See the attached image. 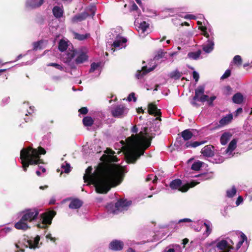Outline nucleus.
I'll list each match as a JSON object with an SVG mask.
<instances>
[{
  "label": "nucleus",
  "mask_w": 252,
  "mask_h": 252,
  "mask_svg": "<svg viewBox=\"0 0 252 252\" xmlns=\"http://www.w3.org/2000/svg\"><path fill=\"white\" fill-rule=\"evenodd\" d=\"M201 153L204 157H212L214 155V147L211 145L205 146L202 150Z\"/></svg>",
  "instance_id": "nucleus-18"
},
{
  "label": "nucleus",
  "mask_w": 252,
  "mask_h": 252,
  "mask_svg": "<svg viewBox=\"0 0 252 252\" xmlns=\"http://www.w3.org/2000/svg\"><path fill=\"white\" fill-rule=\"evenodd\" d=\"M199 183L200 182L192 180L187 184L182 185V181L179 179H177L172 180L169 186L173 189H178L182 192H187L190 188L194 187Z\"/></svg>",
  "instance_id": "nucleus-6"
},
{
  "label": "nucleus",
  "mask_w": 252,
  "mask_h": 252,
  "mask_svg": "<svg viewBox=\"0 0 252 252\" xmlns=\"http://www.w3.org/2000/svg\"><path fill=\"white\" fill-rule=\"evenodd\" d=\"M47 66L55 67L56 68L60 70H63V67L60 64L57 63H49L47 64Z\"/></svg>",
  "instance_id": "nucleus-50"
},
{
  "label": "nucleus",
  "mask_w": 252,
  "mask_h": 252,
  "mask_svg": "<svg viewBox=\"0 0 252 252\" xmlns=\"http://www.w3.org/2000/svg\"><path fill=\"white\" fill-rule=\"evenodd\" d=\"M149 128L147 126L143 127L138 134V129L136 126H134L131 128V132L135 133L128 137L130 149L126 155V161L128 163H133L144 153L141 149L144 141L148 137L150 136Z\"/></svg>",
  "instance_id": "nucleus-2"
},
{
  "label": "nucleus",
  "mask_w": 252,
  "mask_h": 252,
  "mask_svg": "<svg viewBox=\"0 0 252 252\" xmlns=\"http://www.w3.org/2000/svg\"><path fill=\"white\" fill-rule=\"evenodd\" d=\"M164 252H174L173 250H172L171 247H170L169 248H166Z\"/></svg>",
  "instance_id": "nucleus-64"
},
{
  "label": "nucleus",
  "mask_w": 252,
  "mask_h": 252,
  "mask_svg": "<svg viewBox=\"0 0 252 252\" xmlns=\"http://www.w3.org/2000/svg\"><path fill=\"white\" fill-rule=\"evenodd\" d=\"M131 201L120 199L117 202L108 203L106 207L110 214L114 215L118 214L128 209V207L131 204Z\"/></svg>",
  "instance_id": "nucleus-4"
},
{
  "label": "nucleus",
  "mask_w": 252,
  "mask_h": 252,
  "mask_svg": "<svg viewBox=\"0 0 252 252\" xmlns=\"http://www.w3.org/2000/svg\"><path fill=\"white\" fill-rule=\"evenodd\" d=\"M231 75V70L227 69L220 77L221 80H224L228 78Z\"/></svg>",
  "instance_id": "nucleus-49"
},
{
  "label": "nucleus",
  "mask_w": 252,
  "mask_h": 252,
  "mask_svg": "<svg viewBox=\"0 0 252 252\" xmlns=\"http://www.w3.org/2000/svg\"><path fill=\"white\" fill-rule=\"evenodd\" d=\"M170 247H171L174 252H182V247L179 245L173 244Z\"/></svg>",
  "instance_id": "nucleus-48"
},
{
  "label": "nucleus",
  "mask_w": 252,
  "mask_h": 252,
  "mask_svg": "<svg viewBox=\"0 0 252 252\" xmlns=\"http://www.w3.org/2000/svg\"><path fill=\"white\" fill-rule=\"evenodd\" d=\"M117 30L120 31V28H117L111 31V34H113L115 38V40L112 45L113 47L112 50H113V52L123 48H125L126 47V43L127 41L126 37L122 36L120 33H117L118 32L117 31Z\"/></svg>",
  "instance_id": "nucleus-5"
},
{
  "label": "nucleus",
  "mask_w": 252,
  "mask_h": 252,
  "mask_svg": "<svg viewBox=\"0 0 252 252\" xmlns=\"http://www.w3.org/2000/svg\"><path fill=\"white\" fill-rule=\"evenodd\" d=\"M88 17L86 12H83L75 15L71 18V22L73 23H78L85 20Z\"/></svg>",
  "instance_id": "nucleus-21"
},
{
  "label": "nucleus",
  "mask_w": 252,
  "mask_h": 252,
  "mask_svg": "<svg viewBox=\"0 0 252 252\" xmlns=\"http://www.w3.org/2000/svg\"><path fill=\"white\" fill-rule=\"evenodd\" d=\"M237 142V140L236 139H232L229 143L227 148L223 152V153L227 154L228 156L231 155L232 152L236 147Z\"/></svg>",
  "instance_id": "nucleus-20"
},
{
  "label": "nucleus",
  "mask_w": 252,
  "mask_h": 252,
  "mask_svg": "<svg viewBox=\"0 0 252 252\" xmlns=\"http://www.w3.org/2000/svg\"><path fill=\"white\" fill-rule=\"evenodd\" d=\"M133 99V101L135 102L137 100L136 97L135 96V94L134 93H130L127 97V100L128 101H131Z\"/></svg>",
  "instance_id": "nucleus-52"
},
{
  "label": "nucleus",
  "mask_w": 252,
  "mask_h": 252,
  "mask_svg": "<svg viewBox=\"0 0 252 252\" xmlns=\"http://www.w3.org/2000/svg\"><path fill=\"white\" fill-rule=\"evenodd\" d=\"M232 134L229 132H225L221 136L220 138V143L222 145H226L232 137Z\"/></svg>",
  "instance_id": "nucleus-27"
},
{
  "label": "nucleus",
  "mask_w": 252,
  "mask_h": 252,
  "mask_svg": "<svg viewBox=\"0 0 252 252\" xmlns=\"http://www.w3.org/2000/svg\"><path fill=\"white\" fill-rule=\"evenodd\" d=\"M137 10H138V6L135 3H133L130 8V11H137Z\"/></svg>",
  "instance_id": "nucleus-61"
},
{
  "label": "nucleus",
  "mask_w": 252,
  "mask_h": 252,
  "mask_svg": "<svg viewBox=\"0 0 252 252\" xmlns=\"http://www.w3.org/2000/svg\"><path fill=\"white\" fill-rule=\"evenodd\" d=\"M182 74H183L182 72H180L179 70L176 69L175 70L170 73L169 77L171 78L178 80L181 77Z\"/></svg>",
  "instance_id": "nucleus-37"
},
{
  "label": "nucleus",
  "mask_w": 252,
  "mask_h": 252,
  "mask_svg": "<svg viewBox=\"0 0 252 252\" xmlns=\"http://www.w3.org/2000/svg\"><path fill=\"white\" fill-rule=\"evenodd\" d=\"M203 224L206 227V233L207 235H209L211 232V228H210V225L206 222H204Z\"/></svg>",
  "instance_id": "nucleus-53"
},
{
  "label": "nucleus",
  "mask_w": 252,
  "mask_h": 252,
  "mask_svg": "<svg viewBox=\"0 0 252 252\" xmlns=\"http://www.w3.org/2000/svg\"><path fill=\"white\" fill-rule=\"evenodd\" d=\"M82 122L85 126H91L94 121L91 117L86 116L83 119Z\"/></svg>",
  "instance_id": "nucleus-33"
},
{
  "label": "nucleus",
  "mask_w": 252,
  "mask_h": 252,
  "mask_svg": "<svg viewBox=\"0 0 252 252\" xmlns=\"http://www.w3.org/2000/svg\"><path fill=\"white\" fill-rule=\"evenodd\" d=\"M23 107L24 108H27V107H29V110H27V113L28 114H31L34 111V107L33 106H29V102H24L23 104Z\"/></svg>",
  "instance_id": "nucleus-44"
},
{
  "label": "nucleus",
  "mask_w": 252,
  "mask_h": 252,
  "mask_svg": "<svg viewBox=\"0 0 252 252\" xmlns=\"http://www.w3.org/2000/svg\"><path fill=\"white\" fill-rule=\"evenodd\" d=\"M46 153L45 150L41 147H39L38 150L31 147L23 148L20 152V158L24 171L26 172L30 165L43 163L40 156Z\"/></svg>",
  "instance_id": "nucleus-3"
},
{
  "label": "nucleus",
  "mask_w": 252,
  "mask_h": 252,
  "mask_svg": "<svg viewBox=\"0 0 252 252\" xmlns=\"http://www.w3.org/2000/svg\"><path fill=\"white\" fill-rule=\"evenodd\" d=\"M243 202V198L242 196H239L236 201V206H239Z\"/></svg>",
  "instance_id": "nucleus-57"
},
{
  "label": "nucleus",
  "mask_w": 252,
  "mask_h": 252,
  "mask_svg": "<svg viewBox=\"0 0 252 252\" xmlns=\"http://www.w3.org/2000/svg\"><path fill=\"white\" fill-rule=\"evenodd\" d=\"M12 228L9 227H5L0 230V234L2 236H4L7 233L11 232Z\"/></svg>",
  "instance_id": "nucleus-46"
},
{
  "label": "nucleus",
  "mask_w": 252,
  "mask_h": 252,
  "mask_svg": "<svg viewBox=\"0 0 252 252\" xmlns=\"http://www.w3.org/2000/svg\"><path fill=\"white\" fill-rule=\"evenodd\" d=\"M92 170L91 166L88 167L83 179L85 183L94 185L98 193H106L112 187L120 184L127 172L125 167L115 164L98 168L93 173Z\"/></svg>",
  "instance_id": "nucleus-1"
},
{
  "label": "nucleus",
  "mask_w": 252,
  "mask_h": 252,
  "mask_svg": "<svg viewBox=\"0 0 252 252\" xmlns=\"http://www.w3.org/2000/svg\"><path fill=\"white\" fill-rule=\"evenodd\" d=\"M88 112V109L86 107H82L79 110V112L83 115L86 114Z\"/></svg>",
  "instance_id": "nucleus-56"
},
{
  "label": "nucleus",
  "mask_w": 252,
  "mask_h": 252,
  "mask_svg": "<svg viewBox=\"0 0 252 252\" xmlns=\"http://www.w3.org/2000/svg\"><path fill=\"white\" fill-rule=\"evenodd\" d=\"M164 54V53L162 51H160L158 52V55L156 56L154 59L158 60L160 58H161L163 57Z\"/></svg>",
  "instance_id": "nucleus-60"
},
{
  "label": "nucleus",
  "mask_w": 252,
  "mask_h": 252,
  "mask_svg": "<svg viewBox=\"0 0 252 252\" xmlns=\"http://www.w3.org/2000/svg\"><path fill=\"white\" fill-rule=\"evenodd\" d=\"M181 136L183 139L185 141L190 139L193 136L192 133L190 131L189 129H187L183 130L181 132Z\"/></svg>",
  "instance_id": "nucleus-31"
},
{
  "label": "nucleus",
  "mask_w": 252,
  "mask_h": 252,
  "mask_svg": "<svg viewBox=\"0 0 252 252\" xmlns=\"http://www.w3.org/2000/svg\"><path fill=\"white\" fill-rule=\"evenodd\" d=\"M233 119V115L229 113L222 118L219 121L220 125L221 126H224L230 123Z\"/></svg>",
  "instance_id": "nucleus-25"
},
{
  "label": "nucleus",
  "mask_w": 252,
  "mask_h": 252,
  "mask_svg": "<svg viewBox=\"0 0 252 252\" xmlns=\"http://www.w3.org/2000/svg\"><path fill=\"white\" fill-rule=\"evenodd\" d=\"M56 214V213L54 211L41 214L40 215V222L37 224V227L40 228H47L52 223V219Z\"/></svg>",
  "instance_id": "nucleus-7"
},
{
  "label": "nucleus",
  "mask_w": 252,
  "mask_h": 252,
  "mask_svg": "<svg viewBox=\"0 0 252 252\" xmlns=\"http://www.w3.org/2000/svg\"><path fill=\"white\" fill-rule=\"evenodd\" d=\"M240 238H241V240L238 242V243L237 244V245H236V249L237 250H238L239 248H240V247L243 245L244 241H247V236L243 232L241 233Z\"/></svg>",
  "instance_id": "nucleus-40"
},
{
  "label": "nucleus",
  "mask_w": 252,
  "mask_h": 252,
  "mask_svg": "<svg viewBox=\"0 0 252 252\" xmlns=\"http://www.w3.org/2000/svg\"><path fill=\"white\" fill-rule=\"evenodd\" d=\"M61 168L65 173H68L71 171V166L70 164L67 161H64L61 164Z\"/></svg>",
  "instance_id": "nucleus-38"
},
{
  "label": "nucleus",
  "mask_w": 252,
  "mask_h": 252,
  "mask_svg": "<svg viewBox=\"0 0 252 252\" xmlns=\"http://www.w3.org/2000/svg\"><path fill=\"white\" fill-rule=\"evenodd\" d=\"M40 236L37 235L35 237L32 238L28 241L30 249H35L39 248V242L40 241Z\"/></svg>",
  "instance_id": "nucleus-22"
},
{
  "label": "nucleus",
  "mask_w": 252,
  "mask_h": 252,
  "mask_svg": "<svg viewBox=\"0 0 252 252\" xmlns=\"http://www.w3.org/2000/svg\"><path fill=\"white\" fill-rule=\"evenodd\" d=\"M216 99V96H212L210 97L209 99L207 100L208 104L209 106L213 105V101Z\"/></svg>",
  "instance_id": "nucleus-55"
},
{
  "label": "nucleus",
  "mask_w": 252,
  "mask_h": 252,
  "mask_svg": "<svg viewBox=\"0 0 252 252\" xmlns=\"http://www.w3.org/2000/svg\"><path fill=\"white\" fill-rule=\"evenodd\" d=\"M14 226L16 229L23 230H26L29 228L27 221L25 220H22V217L15 224Z\"/></svg>",
  "instance_id": "nucleus-23"
},
{
  "label": "nucleus",
  "mask_w": 252,
  "mask_h": 252,
  "mask_svg": "<svg viewBox=\"0 0 252 252\" xmlns=\"http://www.w3.org/2000/svg\"><path fill=\"white\" fill-rule=\"evenodd\" d=\"M203 162L199 160L195 161L191 165V168L193 170L198 171L202 167Z\"/></svg>",
  "instance_id": "nucleus-41"
},
{
  "label": "nucleus",
  "mask_w": 252,
  "mask_h": 252,
  "mask_svg": "<svg viewBox=\"0 0 252 252\" xmlns=\"http://www.w3.org/2000/svg\"><path fill=\"white\" fill-rule=\"evenodd\" d=\"M52 12L54 16L59 19L63 17L64 11L63 7L55 6L52 9Z\"/></svg>",
  "instance_id": "nucleus-24"
},
{
  "label": "nucleus",
  "mask_w": 252,
  "mask_h": 252,
  "mask_svg": "<svg viewBox=\"0 0 252 252\" xmlns=\"http://www.w3.org/2000/svg\"><path fill=\"white\" fill-rule=\"evenodd\" d=\"M200 95V97L198 96V99H197V101H199L201 102H204L208 100V95L204 94Z\"/></svg>",
  "instance_id": "nucleus-51"
},
{
  "label": "nucleus",
  "mask_w": 252,
  "mask_h": 252,
  "mask_svg": "<svg viewBox=\"0 0 252 252\" xmlns=\"http://www.w3.org/2000/svg\"><path fill=\"white\" fill-rule=\"evenodd\" d=\"M82 202L78 199H72L69 205V208L71 209H78L82 206Z\"/></svg>",
  "instance_id": "nucleus-26"
},
{
  "label": "nucleus",
  "mask_w": 252,
  "mask_h": 252,
  "mask_svg": "<svg viewBox=\"0 0 252 252\" xmlns=\"http://www.w3.org/2000/svg\"><path fill=\"white\" fill-rule=\"evenodd\" d=\"M194 177L198 178L199 181H204L211 178V175L208 173H203L194 176Z\"/></svg>",
  "instance_id": "nucleus-42"
},
{
  "label": "nucleus",
  "mask_w": 252,
  "mask_h": 252,
  "mask_svg": "<svg viewBox=\"0 0 252 252\" xmlns=\"http://www.w3.org/2000/svg\"><path fill=\"white\" fill-rule=\"evenodd\" d=\"M124 247V243L118 240H113L110 242L109 245V248L113 251H119L123 249Z\"/></svg>",
  "instance_id": "nucleus-16"
},
{
  "label": "nucleus",
  "mask_w": 252,
  "mask_h": 252,
  "mask_svg": "<svg viewBox=\"0 0 252 252\" xmlns=\"http://www.w3.org/2000/svg\"><path fill=\"white\" fill-rule=\"evenodd\" d=\"M46 238L47 239H50L51 241H55V238H53L51 236V234L50 233L49 234H48L46 236Z\"/></svg>",
  "instance_id": "nucleus-63"
},
{
  "label": "nucleus",
  "mask_w": 252,
  "mask_h": 252,
  "mask_svg": "<svg viewBox=\"0 0 252 252\" xmlns=\"http://www.w3.org/2000/svg\"><path fill=\"white\" fill-rule=\"evenodd\" d=\"M73 34L74 38L80 41L85 40L90 36L89 33L79 34L77 32H74Z\"/></svg>",
  "instance_id": "nucleus-36"
},
{
  "label": "nucleus",
  "mask_w": 252,
  "mask_h": 252,
  "mask_svg": "<svg viewBox=\"0 0 252 252\" xmlns=\"http://www.w3.org/2000/svg\"><path fill=\"white\" fill-rule=\"evenodd\" d=\"M156 66V65H154L152 67L147 68L146 66H144L142 68V70H138L136 74H135L136 77L139 79H141L144 75L148 72L153 70Z\"/></svg>",
  "instance_id": "nucleus-17"
},
{
  "label": "nucleus",
  "mask_w": 252,
  "mask_h": 252,
  "mask_svg": "<svg viewBox=\"0 0 252 252\" xmlns=\"http://www.w3.org/2000/svg\"><path fill=\"white\" fill-rule=\"evenodd\" d=\"M62 79V77L61 76H53L52 77V79L54 82H58L60 81Z\"/></svg>",
  "instance_id": "nucleus-62"
},
{
  "label": "nucleus",
  "mask_w": 252,
  "mask_h": 252,
  "mask_svg": "<svg viewBox=\"0 0 252 252\" xmlns=\"http://www.w3.org/2000/svg\"><path fill=\"white\" fill-rule=\"evenodd\" d=\"M237 190L235 186H232L231 189H227L226 196L228 198H232L234 197L237 193Z\"/></svg>",
  "instance_id": "nucleus-34"
},
{
  "label": "nucleus",
  "mask_w": 252,
  "mask_h": 252,
  "mask_svg": "<svg viewBox=\"0 0 252 252\" xmlns=\"http://www.w3.org/2000/svg\"><path fill=\"white\" fill-rule=\"evenodd\" d=\"M128 109L124 105H118L111 110L112 115L115 118H121L125 117L128 113Z\"/></svg>",
  "instance_id": "nucleus-11"
},
{
  "label": "nucleus",
  "mask_w": 252,
  "mask_h": 252,
  "mask_svg": "<svg viewBox=\"0 0 252 252\" xmlns=\"http://www.w3.org/2000/svg\"><path fill=\"white\" fill-rule=\"evenodd\" d=\"M10 101V97H4L1 101V103L3 105H6L8 104Z\"/></svg>",
  "instance_id": "nucleus-58"
},
{
  "label": "nucleus",
  "mask_w": 252,
  "mask_h": 252,
  "mask_svg": "<svg viewBox=\"0 0 252 252\" xmlns=\"http://www.w3.org/2000/svg\"><path fill=\"white\" fill-rule=\"evenodd\" d=\"M192 221V220L190 219L184 218L179 220L178 221V223H180L182 222H191Z\"/></svg>",
  "instance_id": "nucleus-59"
},
{
  "label": "nucleus",
  "mask_w": 252,
  "mask_h": 252,
  "mask_svg": "<svg viewBox=\"0 0 252 252\" xmlns=\"http://www.w3.org/2000/svg\"><path fill=\"white\" fill-rule=\"evenodd\" d=\"M205 143L204 141H194V142H187L185 146L186 148H196L197 146H199L202 144H203Z\"/></svg>",
  "instance_id": "nucleus-35"
},
{
  "label": "nucleus",
  "mask_w": 252,
  "mask_h": 252,
  "mask_svg": "<svg viewBox=\"0 0 252 252\" xmlns=\"http://www.w3.org/2000/svg\"><path fill=\"white\" fill-rule=\"evenodd\" d=\"M244 99L243 95L240 93L235 94L232 97V101L235 104H241Z\"/></svg>",
  "instance_id": "nucleus-30"
},
{
  "label": "nucleus",
  "mask_w": 252,
  "mask_h": 252,
  "mask_svg": "<svg viewBox=\"0 0 252 252\" xmlns=\"http://www.w3.org/2000/svg\"><path fill=\"white\" fill-rule=\"evenodd\" d=\"M68 58L71 60L76 57L75 63L80 64L87 61L88 57L87 54L81 50H73L67 53Z\"/></svg>",
  "instance_id": "nucleus-9"
},
{
  "label": "nucleus",
  "mask_w": 252,
  "mask_h": 252,
  "mask_svg": "<svg viewBox=\"0 0 252 252\" xmlns=\"http://www.w3.org/2000/svg\"><path fill=\"white\" fill-rule=\"evenodd\" d=\"M233 63L237 65H241L242 64V58L239 55H236L233 58Z\"/></svg>",
  "instance_id": "nucleus-47"
},
{
  "label": "nucleus",
  "mask_w": 252,
  "mask_h": 252,
  "mask_svg": "<svg viewBox=\"0 0 252 252\" xmlns=\"http://www.w3.org/2000/svg\"><path fill=\"white\" fill-rule=\"evenodd\" d=\"M216 248L218 250L221 251L228 250L232 249L228 242L224 239H222L219 241L216 244Z\"/></svg>",
  "instance_id": "nucleus-19"
},
{
  "label": "nucleus",
  "mask_w": 252,
  "mask_h": 252,
  "mask_svg": "<svg viewBox=\"0 0 252 252\" xmlns=\"http://www.w3.org/2000/svg\"><path fill=\"white\" fill-rule=\"evenodd\" d=\"M22 214V220H25L27 222H32L37 219L39 212L37 209L32 208L24 211Z\"/></svg>",
  "instance_id": "nucleus-10"
},
{
  "label": "nucleus",
  "mask_w": 252,
  "mask_h": 252,
  "mask_svg": "<svg viewBox=\"0 0 252 252\" xmlns=\"http://www.w3.org/2000/svg\"><path fill=\"white\" fill-rule=\"evenodd\" d=\"M43 43L42 40H40L37 42H34L32 43L33 45V50L36 51L37 49H42V48L41 47V44Z\"/></svg>",
  "instance_id": "nucleus-45"
},
{
  "label": "nucleus",
  "mask_w": 252,
  "mask_h": 252,
  "mask_svg": "<svg viewBox=\"0 0 252 252\" xmlns=\"http://www.w3.org/2000/svg\"><path fill=\"white\" fill-rule=\"evenodd\" d=\"M67 46V43L65 41L61 40L59 43L58 49L61 52H63L66 50Z\"/></svg>",
  "instance_id": "nucleus-39"
},
{
  "label": "nucleus",
  "mask_w": 252,
  "mask_h": 252,
  "mask_svg": "<svg viewBox=\"0 0 252 252\" xmlns=\"http://www.w3.org/2000/svg\"><path fill=\"white\" fill-rule=\"evenodd\" d=\"M204 85H200L195 90L194 96L192 97V100L190 101V103L192 105L196 107L199 106V105L196 102V101H197V99H198V96L204 94Z\"/></svg>",
  "instance_id": "nucleus-13"
},
{
  "label": "nucleus",
  "mask_w": 252,
  "mask_h": 252,
  "mask_svg": "<svg viewBox=\"0 0 252 252\" xmlns=\"http://www.w3.org/2000/svg\"><path fill=\"white\" fill-rule=\"evenodd\" d=\"M201 54V51L199 50L196 52H190L188 54V57L192 60H197L199 59Z\"/></svg>",
  "instance_id": "nucleus-32"
},
{
  "label": "nucleus",
  "mask_w": 252,
  "mask_h": 252,
  "mask_svg": "<svg viewBox=\"0 0 252 252\" xmlns=\"http://www.w3.org/2000/svg\"><path fill=\"white\" fill-rule=\"evenodd\" d=\"M214 39L207 38V41L202 45V49L205 53H210L214 48Z\"/></svg>",
  "instance_id": "nucleus-14"
},
{
  "label": "nucleus",
  "mask_w": 252,
  "mask_h": 252,
  "mask_svg": "<svg viewBox=\"0 0 252 252\" xmlns=\"http://www.w3.org/2000/svg\"><path fill=\"white\" fill-rule=\"evenodd\" d=\"M100 65V63H93L91 64V68L89 70V72H94L95 70L97 69Z\"/></svg>",
  "instance_id": "nucleus-43"
},
{
  "label": "nucleus",
  "mask_w": 252,
  "mask_h": 252,
  "mask_svg": "<svg viewBox=\"0 0 252 252\" xmlns=\"http://www.w3.org/2000/svg\"><path fill=\"white\" fill-rule=\"evenodd\" d=\"M148 112L149 114L154 115L157 117L156 118L153 120V122L156 125L155 128L156 129L155 131H156L159 127L160 121L161 120L160 118L161 115L160 110L158 109L156 105L151 103L148 104Z\"/></svg>",
  "instance_id": "nucleus-8"
},
{
  "label": "nucleus",
  "mask_w": 252,
  "mask_h": 252,
  "mask_svg": "<svg viewBox=\"0 0 252 252\" xmlns=\"http://www.w3.org/2000/svg\"><path fill=\"white\" fill-rule=\"evenodd\" d=\"M44 2V0H26L25 6L29 9H34L40 7Z\"/></svg>",
  "instance_id": "nucleus-12"
},
{
  "label": "nucleus",
  "mask_w": 252,
  "mask_h": 252,
  "mask_svg": "<svg viewBox=\"0 0 252 252\" xmlns=\"http://www.w3.org/2000/svg\"><path fill=\"white\" fill-rule=\"evenodd\" d=\"M199 29L201 31L202 34L207 38L214 39V33L211 27H207L200 25L199 27Z\"/></svg>",
  "instance_id": "nucleus-15"
},
{
  "label": "nucleus",
  "mask_w": 252,
  "mask_h": 252,
  "mask_svg": "<svg viewBox=\"0 0 252 252\" xmlns=\"http://www.w3.org/2000/svg\"><path fill=\"white\" fill-rule=\"evenodd\" d=\"M96 10V6L94 4H91L85 8L84 12L87 13L88 17L92 16L93 17L95 15Z\"/></svg>",
  "instance_id": "nucleus-28"
},
{
  "label": "nucleus",
  "mask_w": 252,
  "mask_h": 252,
  "mask_svg": "<svg viewBox=\"0 0 252 252\" xmlns=\"http://www.w3.org/2000/svg\"><path fill=\"white\" fill-rule=\"evenodd\" d=\"M137 23L139 24V26L138 27V31L140 33V36H142L141 34L145 33L147 29L149 28V25L145 21H143L140 23Z\"/></svg>",
  "instance_id": "nucleus-29"
},
{
  "label": "nucleus",
  "mask_w": 252,
  "mask_h": 252,
  "mask_svg": "<svg viewBox=\"0 0 252 252\" xmlns=\"http://www.w3.org/2000/svg\"><path fill=\"white\" fill-rule=\"evenodd\" d=\"M192 77H193V79L195 80V81L196 82L198 81V80L199 78V73L197 71H193L192 72Z\"/></svg>",
  "instance_id": "nucleus-54"
}]
</instances>
